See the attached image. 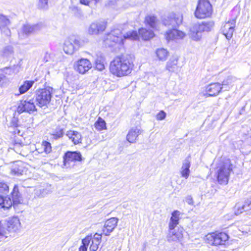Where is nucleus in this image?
Masks as SVG:
<instances>
[{
  "mask_svg": "<svg viewBox=\"0 0 251 251\" xmlns=\"http://www.w3.org/2000/svg\"><path fill=\"white\" fill-rule=\"evenodd\" d=\"M133 67L132 55L126 54L116 56L110 62L109 70L114 75L123 77L130 74Z\"/></svg>",
  "mask_w": 251,
  "mask_h": 251,
  "instance_id": "f257e3e1",
  "label": "nucleus"
},
{
  "mask_svg": "<svg viewBox=\"0 0 251 251\" xmlns=\"http://www.w3.org/2000/svg\"><path fill=\"white\" fill-rule=\"evenodd\" d=\"M138 37V33L136 31H130L123 35L121 29L114 28L105 35L104 43L105 46L109 47L116 45L121 46L124 44V39L135 40Z\"/></svg>",
  "mask_w": 251,
  "mask_h": 251,
  "instance_id": "f03ea898",
  "label": "nucleus"
},
{
  "mask_svg": "<svg viewBox=\"0 0 251 251\" xmlns=\"http://www.w3.org/2000/svg\"><path fill=\"white\" fill-rule=\"evenodd\" d=\"M182 20L181 14L172 13L163 21L165 26L173 28L166 32V38L168 41L181 39L185 37V34L183 32L176 29V27L182 23Z\"/></svg>",
  "mask_w": 251,
  "mask_h": 251,
  "instance_id": "7ed1b4c3",
  "label": "nucleus"
},
{
  "mask_svg": "<svg viewBox=\"0 0 251 251\" xmlns=\"http://www.w3.org/2000/svg\"><path fill=\"white\" fill-rule=\"evenodd\" d=\"M214 25L212 21L194 24L190 29V37L194 41H199L202 36V33L211 30Z\"/></svg>",
  "mask_w": 251,
  "mask_h": 251,
  "instance_id": "20e7f679",
  "label": "nucleus"
},
{
  "mask_svg": "<svg viewBox=\"0 0 251 251\" xmlns=\"http://www.w3.org/2000/svg\"><path fill=\"white\" fill-rule=\"evenodd\" d=\"M85 44L84 40L75 36H71L66 39L64 43L63 50L68 54L72 55L82 47Z\"/></svg>",
  "mask_w": 251,
  "mask_h": 251,
  "instance_id": "39448f33",
  "label": "nucleus"
},
{
  "mask_svg": "<svg viewBox=\"0 0 251 251\" xmlns=\"http://www.w3.org/2000/svg\"><path fill=\"white\" fill-rule=\"evenodd\" d=\"M53 89L50 87L37 90L36 92L37 104L40 107L47 106L50 102L52 97Z\"/></svg>",
  "mask_w": 251,
  "mask_h": 251,
  "instance_id": "423d86ee",
  "label": "nucleus"
},
{
  "mask_svg": "<svg viewBox=\"0 0 251 251\" xmlns=\"http://www.w3.org/2000/svg\"><path fill=\"white\" fill-rule=\"evenodd\" d=\"M212 6L208 0H199L195 12V16L198 19L209 17L212 13Z\"/></svg>",
  "mask_w": 251,
  "mask_h": 251,
  "instance_id": "0eeeda50",
  "label": "nucleus"
},
{
  "mask_svg": "<svg viewBox=\"0 0 251 251\" xmlns=\"http://www.w3.org/2000/svg\"><path fill=\"white\" fill-rule=\"evenodd\" d=\"M232 171V164L229 160H226L217 171V179L220 184H226L230 173Z\"/></svg>",
  "mask_w": 251,
  "mask_h": 251,
  "instance_id": "6e6552de",
  "label": "nucleus"
},
{
  "mask_svg": "<svg viewBox=\"0 0 251 251\" xmlns=\"http://www.w3.org/2000/svg\"><path fill=\"white\" fill-rule=\"evenodd\" d=\"M206 239L209 241V244L218 246L224 244L228 240V235L225 232L212 233L208 234Z\"/></svg>",
  "mask_w": 251,
  "mask_h": 251,
  "instance_id": "1a4fd4ad",
  "label": "nucleus"
},
{
  "mask_svg": "<svg viewBox=\"0 0 251 251\" xmlns=\"http://www.w3.org/2000/svg\"><path fill=\"white\" fill-rule=\"evenodd\" d=\"M35 101V100L33 99L21 100L17 107V112L19 113L24 112L31 113L36 111Z\"/></svg>",
  "mask_w": 251,
  "mask_h": 251,
  "instance_id": "9d476101",
  "label": "nucleus"
},
{
  "mask_svg": "<svg viewBox=\"0 0 251 251\" xmlns=\"http://www.w3.org/2000/svg\"><path fill=\"white\" fill-rule=\"evenodd\" d=\"M82 157L81 153L77 151H68L63 156V165L68 167L70 162L81 161Z\"/></svg>",
  "mask_w": 251,
  "mask_h": 251,
  "instance_id": "9b49d317",
  "label": "nucleus"
},
{
  "mask_svg": "<svg viewBox=\"0 0 251 251\" xmlns=\"http://www.w3.org/2000/svg\"><path fill=\"white\" fill-rule=\"evenodd\" d=\"M183 230L182 227H169V233L167 235V240L171 242H177L180 241L183 237Z\"/></svg>",
  "mask_w": 251,
  "mask_h": 251,
  "instance_id": "f8f14e48",
  "label": "nucleus"
},
{
  "mask_svg": "<svg viewBox=\"0 0 251 251\" xmlns=\"http://www.w3.org/2000/svg\"><path fill=\"white\" fill-rule=\"evenodd\" d=\"M222 90H223V87L222 86L221 84L218 82L212 83L206 86L204 96L206 97L217 96Z\"/></svg>",
  "mask_w": 251,
  "mask_h": 251,
  "instance_id": "ddd939ff",
  "label": "nucleus"
},
{
  "mask_svg": "<svg viewBox=\"0 0 251 251\" xmlns=\"http://www.w3.org/2000/svg\"><path fill=\"white\" fill-rule=\"evenodd\" d=\"M236 25V20L232 19L226 23L222 27L221 31L227 39H230L234 31Z\"/></svg>",
  "mask_w": 251,
  "mask_h": 251,
  "instance_id": "4468645a",
  "label": "nucleus"
},
{
  "mask_svg": "<svg viewBox=\"0 0 251 251\" xmlns=\"http://www.w3.org/2000/svg\"><path fill=\"white\" fill-rule=\"evenodd\" d=\"M119 219L116 217H112L107 220L102 228V233L105 236L110 235V233L117 226Z\"/></svg>",
  "mask_w": 251,
  "mask_h": 251,
  "instance_id": "2eb2a0df",
  "label": "nucleus"
},
{
  "mask_svg": "<svg viewBox=\"0 0 251 251\" xmlns=\"http://www.w3.org/2000/svg\"><path fill=\"white\" fill-rule=\"evenodd\" d=\"M92 68L90 61L87 59L82 58L79 60L75 65V68L77 72L84 74Z\"/></svg>",
  "mask_w": 251,
  "mask_h": 251,
  "instance_id": "dca6fc26",
  "label": "nucleus"
},
{
  "mask_svg": "<svg viewBox=\"0 0 251 251\" xmlns=\"http://www.w3.org/2000/svg\"><path fill=\"white\" fill-rule=\"evenodd\" d=\"M105 28L106 24L104 22H94L90 25L88 33L90 35H98L103 32Z\"/></svg>",
  "mask_w": 251,
  "mask_h": 251,
  "instance_id": "f3484780",
  "label": "nucleus"
},
{
  "mask_svg": "<svg viewBox=\"0 0 251 251\" xmlns=\"http://www.w3.org/2000/svg\"><path fill=\"white\" fill-rule=\"evenodd\" d=\"M4 222L10 233L16 232L20 227L21 223L19 218L17 217L9 218Z\"/></svg>",
  "mask_w": 251,
  "mask_h": 251,
  "instance_id": "a211bd4d",
  "label": "nucleus"
},
{
  "mask_svg": "<svg viewBox=\"0 0 251 251\" xmlns=\"http://www.w3.org/2000/svg\"><path fill=\"white\" fill-rule=\"evenodd\" d=\"M10 24V21L8 17L3 14H0V29L6 36H9L10 33V30L7 27Z\"/></svg>",
  "mask_w": 251,
  "mask_h": 251,
  "instance_id": "6ab92c4d",
  "label": "nucleus"
},
{
  "mask_svg": "<svg viewBox=\"0 0 251 251\" xmlns=\"http://www.w3.org/2000/svg\"><path fill=\"white\" fill-rule=\"evenodd\" d=\"M142 132V130L138 127H134L131 128L127 135L126 140L130 143H135L136 142L137 137Z\"/></svg>",
  "mask_w": 251,
  "mask_h": 251,
  "instance_id": "aec40b11",
  "label": "nucleus"
},
{
  "mask_svg": "<svg viewBox=\"0 0 251 251\" xmlns=\"http://www.w3.org/2000/svg\"><path fill=\"white\" fill-rule=\"evenodd\" d=\"M66 136L75 145L81 143L82 136L80 133L75 130H69L66 133Z\"/></svg>",
  "mask_w": 251,
  "mask_h": 251,
  "instance_id": "412c9836",
  "label": "nucleus"
},
{
  "mask_svg": "<svg viewBox=\"0 0 251 251\" xmlns=\"http://www.w3.org/2000/svg\"><path fill=\"white\" fill-rule=\"evenodd\" d=\"M178 57L177 56H173L167 62L166 64V69L171 72H176L178 71L179 67L177 65Z\"/></svg>",
  "mask_w": 251,
  "mask_h": 251,
  "instance_id": "4be33fe9",
  "label": "nucleus"
},
{
  "mask_svg": "<svg viewBox=\"0 0 251 251\" xmlns=\"http://www.w3.org/2000/svg\"><path fill=\"white\" fill-rule=\"evenodd\" d=\"M190 156H187L183 162V164L181 169V176L187 179L190 174Z\"/></svg>",
  "mask_w": 251,
  "mask_h": 251,
  "instance_id": "5701e85b",
  "label": "nucleus"
},
{
  "mask_svg": "<svg viewBox=\"0 0 251 251\" xmlns=\"http://www.w3.org/2000/svg\"><path fill=\"white\" fill-rule=\"evenodd\" d=\"M237 80V78L236 77L232 75L228 76L221 84L222 86L223 87V90L224 91L228 90Z\"/></svg>",
  "mask_w": 251,
  "mask_h": 251,
  "instance_id": "b1692460",
  "label": "nucleus"
},
{
  "mask_svg": "<svg viewBox=\"0 0 251 251\" xmlns=\"http://www.w3.org/2000/svg\"><path fill=\"white\" fill-rule=\"evenodd\" d=\"M33 80H25L19 88V94L17 95L23 94L28 91L34 83Z\"/></svg>",
  "mask_w": 251,
  "mask_h": 251,
  "instance_id": "393cba45",
  "label": "nucleus"
},
{
  "mask_svg": "<svg viewBox=\"0 0 251 251\" xmlns=\"http://www.w3.org/2000/svg\"><path fill=\"white\" fill-rule=\"evenodd\" d=\"M139 34L142 37L144 40H149L153 38L154 34L152 30L147 29L145 28H141L139 29Z\"/></svg>",
  "mask_w": 251,
  "mask_h": 251,
  "instance_id": "a878e982",
  "label": "nucleus"
},
{
  "mask_svg": "<svg viewBox=\"0 0 251 251\" xmlns=\"http://www.w3.org/2000/svg\"><path fill=\"white\" fill-rule=\"evenodd\" d=\"M180 212L177 210H175L172 213V216L170 218L169 224V227H176L179 223Z\"/></svg>",
  "mask_w": 251,
  "mask_h": 251,
  "instance_id": "bb28decb",
  "label": "nucleus"
},
{
  "mask_svg": "<svg viewBox=\"0 0 251 251\" xmlns=\"http://www.w3.org/2000/svg\"><path fill=\"white\" fill-rule=\"evenodd\" d=\"M4 221H0V239L4 240L10 236V232L7 229Z\"/></svg>",
  "mask_w": 251,
  "mask_h": 251,
  "instance_id": "cd10ccee",
  "label": "nucleus"
},
{
  "mask_svg": "<svg viewBox=\"0 0 251 251\" xmlns=\"http://www.w3.org/2000/svg\"><path fill=\"white\" fill-rule=\"evenodd\" d=\"M251 209V201L250 198L247 199L244 202V204L241 206L238 207L235 211L236 215H239L242 213L243 211H247Z\"/></svg>",
  "mask_w": 251,
  "mask_h": 251,
  "instance_id": "c85d7f7f",
  "label": "nucleus"
},
{
  "mask_svg": "<svg viewBox=\"0 0 251 251\" xmlns=\"http://www.w3.org/2000/svg\"><path fill=\"white\" fill-rule=\"evenodd\" d=\"M155 53L158 59L160 61H165L169 55V52L164 48H159L157 49L156 50Z\"/></svg>",
  "mask_w": 251,
  "mask_h": 251,
  "instance_id": "c756f323",
  "label": "nucleus"
},
{
  "mask_svg": "<svg viewBox=\"0 0 251 251\" xmlns=\"http://www.w3.org/2000/svg\"><path fill=\"white\" fill-rule=\"evenodd\" d=\"M39 28L38 25H25L22 28V31L25 35H28L30 33L35 32Z\"/></svg>",
  "mask_w": 251,
  "mask_h": 251,
  "instance_id": "7c9ffc66",
  "label": "nucleus"
},
{
  "mask_svg": "<svg viewBox=\"0 0 251 251\" xmlns=\"http://www.w3.org/2000/svg\"><path fill=\"white\" fill-rule=\"evenodd\" d=\"M95 127L98 131H101L106 129V123L105 121L100 117H99L97 121L94 124Z\"/></svg>",
  "mask_w": 251,
  "mask_h": 251,
  "instance_id": "2f4dec72",
  "label": "nucleus"
},
{
  "mask_svg": "<svg viewBox=\"0 0 251 251\" xmlns=\"http://www.w3.org/2000/svg\"><path fill=\"white\" fill-rule=\"evenodd\" d=\"M50 193L51 191L47 188H39L35 190V196L39 198L45 197Z\"/></svg>",
  "mask_w": 251,
  "mask_h": 251,
  "instance_id": "473e14b6",
  "label": "nucleus"
},
{
  "mask_svg": "<svg viewBox=\"0 0 251 251\" xmlns=\"http://www.w3.org/2000/svg\"><path fill=\"white\" fill-rule=\"evenodd\" d=\"M104 59L103 56L100 55L98 56L95 60L96 68L99 71H102L104 68Z\"/></svg>",
  "mask_w": 251,
  "mask_h": 251,
  "instance_id": "72a5a7b5",
  "label": "nucleus"
},
{
  "mask_svg": "<svg viewBox=\"0 0 251 251\" xmlns=\"http://www.w3.org/2000/svg\"><path fill=\"white\" fill-rule=\"evenodd\" d=\"M11 196L12 198L13 201L14 202H18L19 201V198L20 194L19 192V189L17 185H15L11 193Z\"/></svg>",
  "mask_w": 251,
  "mask_h": 251,
  "instance_id": "f704fd0d",
  "label": "nucleus"
},
{
  "mask_svg": "<svg viewBox=\"0 0 251 251\" xmlns=\"http://www.w3.org/2000/svg\"><path fill=\"white\" fill-rule=\"evenodd\" d=\"M41 148L43 149V151L40 152H45L46 154H48L51 151V144L47 141H43L41 144Z\"/></svg>",
  "mask_w": 251,
  "mask_h": 251,
  "instance_id": "c9c22d12",
  "label": "nucleus"
},
{
  "mask_svg": "<svg viewBox=\"0 0 251 251\" xmlns=\"http://www.w3.org/2000/svg\"><path fill=\"white\" fill-rule=\"evenodd\" d=\"M156 21V17L154 16H148L145 18L146 23L152 28L155 27Z\"/></svg>",
  "mask_w": 251,
  "mask_h": 251,
  "instance_id": "e433bc0d",
  "label": "nucleus"
},
{
  "mask_svg": "<svg viewBox=\"0 0 251 251\" xmlns=\"http://www.w3.org/2000/svg\"><path fill=\"white\" fill-rule=\"evenodd\" d=\"M64 129L60 127H57L53 133L52 134V137L54 140H57L62 138L64 135Z\"/></svg>",
  "mask_w": 251,
  "mask_h": 251,
  "instance_id": "4c0bfd02",
  "label": "nucleus"
},
{
  "mask_svg": "<svg viewBox=\"0 0 251 251\" xmlns=\"http://www.w3.org/2000/svg\"><path fill=\"white\" fill-rule=\"evenodd\" d=\"M13 52L12 47L8 46L5 47L2 50V55L5 57H8L12 55Z\"/></svg>",
  "mask_w": 251,
  "mask_h": 251,
  "instance_id": "58836bf2",
  "label": "nucleus"
},
{
  "mask_svg": "<svg viewBox=\"0 0 251 251\" xmlns=\"http://www.w3.org/2000/svg\"><path fill=\"white\" fill-rule=\"evenodd\" d=\"M9 191V187L4 182H0V194H6Z\"/></svg>",
  "mask_w": 251,
  "mask_h": 251,
  "instance_id": "ea45409f",
  "label": "nucleus"
},
{
  "mask_svg": "<svg viewBox=\"0 0 251 251\" xmlns=\"http://www.w3.org/2000/svg\"><path fill=\"white\" fill-rule=\"evenodd\" d=\"M49 0H39L38 7L39 9H47L48 8Z\"/></svg>",
  "mask_w": 251,
  "mask_h": 251,
  "instance_id": "a19ab883",
  "label": "nucleus"
},
{
  "mask_svg": "<svg viewBox=\"0 0 251 251\" xmlns=\"http://www.w3.org/2000/svg\"><path fill=\"white\" fill-rule=\"evenodd\" d=\"M15 68L16 67L15 66L13 67H5L2 69V71L5 74L11 75L16 73L15 70Z\"/></svg>",
  "mask_w": 251,
  "mask_h": 251,
  "instance_id": "79ce46f5",
  "label": "nucleus"
},
{
  "mask_svg": "<svg viewBox=\"0 0 251 251\" xmlns=\"http://www.w3.org/2000/svg\"><path fill=\"white\" fill-rule=\"evenodd\" d=\"M11 172L15 175L19 176L23 174V170L22 169V168H20L19 167H17V165H15L13 166L11 169Z\"/></svg>",
  "mask_w": 251,
  "mask_h": 251,
  "instance_id": "37998d69",
  "label": "nucleus"
},
{
  "mask_svg": "<svg viewBox=\"0 0 251 251\" xmlns=\"http://www.w3.org/2000/svg\"><path fill=\"white\" fill-rule=\"evenodd\" d=\"M92 239V234L87 235L86 237H85V238H84V239H83L82 240V244L83 245L88 247V245H89L90 242L92 241H91Z\"/></svg>",
  "mask_w": 251,
  "mask_h": 251,
  "instance_id": "c03bdc74",
  "label": "nucleus"
},
{
  "mask_svg": "<svg viewBox=\"0 0 251 251\" xmlns=\"http://www.w3.org/2000/svg\"><path fill=\"white\" fill-rule=\"evenodd\" d=\"M101 240V234L96 233L93 236H92V242H97L100 244Z\"/></svg>",
  "mask_w": 251,
  "mask_h": 251,
  "instance_id": "a18cd8bd",
  "label": "nucleus"
},
{
  "mask_svg": "<svg viewBox=\"0 0 251 251\" xmlns=\"http://www.w3.org/2000/svg\"><path fill=\"white\" fill-rule=\"evenodd\" d=\"M166 113L163 111H160L156 115V119L158 120H163L165 119Z\"/></svg>",
  "mask_w": 251,
  "mask_h": 251,
  "instance_id": "49530a36",
  "label": "nucleus"
},
{
  "mask_svg": "<svg viewBox=\"0 0 251 251\" xmlns=\"http://www.w3.org/2000/svg\"><path fill=\"white\" fill-rule=\"evenodd\" d=\"M99 243L94 242H92V243L90 247V251H97L98 248Z\"/></svg>",
  "mask_w": 251,
  "mask_h": 251,
  "instance_id": "de8ad7c7",
  "label": "nucleus"
},
{
  "mask_svg": "<svg viewBox=\"0 0 251 251\" xmlns=\"http://www.w3.org/2000/svg\"><path fill=\"white\" fill-rule=\"evenodd\" d=\"M186 202L190 205L193 204V200L191 196H187L185 199Z\"/></svg>",
  "mask_w": 251,
  "mask_h": 251,
  "instance_id": "09e8293b",
  "label": "nucleus"
},
{
  "mask_svg": "<svg viewBox=\"0 0 251 251\" xmlns=\"http://www.w3.org/2000/svg\"><path fill=\"white\" fill-rule=\"evenodd\" d=\"M4 200L2 196L0 195V209L2 208H4L5 206L4 204Z\"/></svg>",
  "mask_w": 251,
  "mask_h": 251,
  "instance_id": "8fccbe9b",
  "label": "nucleus"
},
{
  "mask_svg": "<svg viewBox=\"0 0 251 251\" xmlns=\"http://www.w3.org/2000/svg\"><path fill=\"white\" fill-rule=\"evenodd\" d=\"M88 247L82 245L79 248V251H87Z\"/></svg>",
  "mask_w": 251,
  "mask_h": 251,
  "instance_id": "3c124183",
  "label": "nucleus"
},
{
  "mask_svg": "<svg viewBox=\"0 0 251 251\" xmlns=\"http://www.w3.org/2000/svg\"><path fill=\"white\" fill-rule=\"evenodd\" d=\"M12 125L15 127L18 126L17 119L15 118H13L12 121Z\"/></svg>",
  "mask_w": 251,
  "mask_h": 251,
  "instance_id": "603ef678",
  "label": "nucleus"
},
{
  "mask_svg": "<svg viewBox=\"0 0 251 251\" xmlns=\"http://www.w3.org/2000/svg\"><path fill=\"white\" fill-rule=\"evenodd\" d=\"M6 77L3 75H0V84L3 83L4 79H5Z\"/></svg>",
  "mask_w": 251,
  "mask_h": 251,
  "instance_id": "864d4df0",
  "label": "nucleus"
},
{
  "mask_svg": "<svg viewBox=\"0 0 251 251\" xmlns=\"http://www.w3.org/2000/svg\"><path fill=\"white\" fill-rule=\"evenodd\" d=\"M48 55H48V54H46V56H45V59L47 58V56H48Z\"/></svg>",
  "mask_w": 251,
  "mask_h": 251,
  "instance_id": "5fc2aeb1",
  "label": "nucleus"
},
{
  "mask_svg": "<svg viewBox=\"0 0 251 251\" xmlns=\"http://www.w3.org/2000/svg\"><path fill=\"white\" fill-rule=\"evenodd\" d=\"M169 23H171V20H169Z\"/></svg>",
  "mask_w": 251,
  "mask_h": 251,
  "instance_id": "6e6d98bb",
  "label": "nucleus"
},
{
  "mask_svg": "<svg viewBox=\"0 0 251 251\" xmlns=\"http://www.w3.org/2000/svg\"><path fill=\"white\" fill-rule=\"evenodd\" d=\"M250 200L251 201V198H250Z\"/></svg>",
  "mask_w": 251,
  "mask_h": 251,
  "instance_id": "4d7b16f0",
  "label": "nucleus"
}]
</instances>
